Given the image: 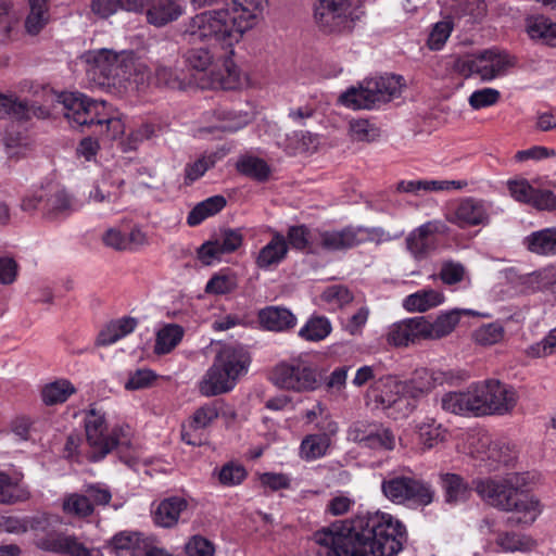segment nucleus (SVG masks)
I'll return each instance as SVG.
<instances>
[{
	"label": "nucleus",
	"instance_id": "obj_1",
	"mask_svg": "<svg viewBox=\"0 0 556 556\" xmlns=\"http://www.w3.org/2000/svg\"><path fill=\"white\" fill-rule=\"evenodd\" d=\"M405 540L402 522L379 511L358 515L314 533L320 556H394Z\"/></svg>",
	"mask_w": 556,
	"mask_h": 556
},
{
	"label": "nucleus",
	"instance_id": "obj_2",
	"mask_svg": "<svg viewBox=\"0 0 556 556\" xmlns=\"http://www.w3.org/2000/svg\"><path fill=\"white\" fill-rule=\"evenodd\" d=\"M480 498L488 505L503 511L521 515L518 523L531 525L542 513L540 501L525 492L527 477L511 472L502 478H480L472 482Z\"/></svg>",
	"mask_w": 556,
	"mask_h": 556
},
{
	"label": "nucleus",
	"instance_id": "obj_3",
	"mask_svg": "<svg viewBox=\"0 0 556 556\" xmlns=\"http://www.w3.org/2000/svg\"><path fill=\"white\" fill-rule=\"evenodd\" d=\"M61 112L73 127H97L100 135L116 139L125 131V124L108 111L104 101H96L81 93L62 92L58 96Z\"/></svg>",
	"mask_w": 556,
	"mask_h": 556
},
{
	"label": "nucleus",
	"instance_id": "obj_4",
	"mask_svg": "<svg viewBox=\"0 0 556 556\" xmlns=\"http://www.w3.org/2000/svg\"><path fill=\"white\" fill-rule=\"evenodd\" d=\"M245 21L228 4L225 9L205 11L190 18L184 35L190 41L215 40L230 50L248 30Z\"/></svg>",
	"mask_w": 556,
	"mask_h": 556
},
{
	"label": "nucleus",
	"instance_id": "obj_5",
	"mask_svg": "<svg viewBox=\"0 0 556 556\" xmlns=\"http://www.w3.org/2000/svg\"><path fill=\"white\" fill-rule=\"evenodd\" d=\"M250 363V354L243 346L223 345L200 383L201 393L214 396L231 391L240 377L248 372Z\"/></svg>",
	"mask_w": 556,
	"mask_h": 556
},
{
	"label": "nucleus",
	"instance_id": "obj_6",
	"mask_svg": "<svg viewBox=\"0 0 556 556\" xmlns=\"http://www.w3.org/2000/svg\"><path fill=\"white\" fill-rule=\"evenodd\" d=\"M230 49L224 56L223 65L216 68L215 59L206 48H192L185 54V62L190 70V80L202 89L231 90L240 86V71L231 59Z\"/></svg>",
	"mask_w": 556,
	"mask_h": 556
},
{
	"label": "nucleus",
	"instance_id": "obj_7",
	"mask_svg": "<svg viewBox=\"0 0 556 556\" xmlns=\"http://www.w3.org/2000/svg\"><path fill=\"white\" fill-rule=\"evenodd\" d=\"M85 431L91 462L101 460L115 447L130 444V428L121 426L109 433L105 413L93 406L86 413Z\"/></svg>",
	"mask_w": 556,
	"mask_h": 556
},
{
	"label": "nucleus",
	"instance_id": "obj_8",
	"mask_svg": "<svg viewBox=\"0 0 556 556\" xmlns=\"http://www.w3.org/2000/svg\"><path fill=\"white\" fill-rule=\"evenodd\" d=\"M402 80L403 77L396 75L370 78L359 87L349 88L340 96L339 101L349 109L371 110L396 98L403 87Z\"/></svg>",
	"mask_w": 556,
	"mask_h": 556
},
{
	"label": "nucleus",
	"instance_id": "obj_9",
	"mask_svg": "<svg viewBox=\"0 0 556 556\" xmlns=\"http://www.w3.org/2000/svg\"><path fill=\"white\" fill-rule=\"evenodd\" d=\"M382 494L393 504L425 507L435 497L433 485L412 475L391 472L381 482Z\"/></svg>",
	"mask_w": 556,
	"mask_h": 556
},
{
	"label": "nucleus",
	"instance_id": "obj_10",
	"mask_svg": "<svg viewBox=\"0 0 556 556\" xmlns=\"http://www.w3.org/2000/svg\"><path fill=\"white\" fill-rule=\"evenodd\" d=\"M514 65L515 59L505 51L486 49L459 58L455 62V70L466 78L478 76L482 81H491L506 75Z\"/></svg>",
	"mask_w": 556,
	"mask_h": 556
},
{
	"label": "nucleus",
	"instance_id": "obj_11",
	"mask_svg": "<svg viewBox=\"0 0 556 556\" xmlns=\"http://www.w3.org/2000/svg\"><path fill=\"white\" fill-rule=\"evenodd\" d=\"M357 0H317L314 20L325 33H345L354 28L359 18Z\"/></svg>",
	"mask_w": 556,
	"mask_h": 556
},
{
	"label": "nucleus",
	"instance_id": "obj_12",
	"mask_svg": "<svg viewBox=\"0 0 556 556\" xmlns=\"http://www.w3.org/2000/svg\"><path fill=\"white\" fill-rule=\"evenodd\" d=\"M271 380L280 389L299 393L314 391L319 386L316 368L302 358L276 365Z\"/></svg>",
	"mask_w": 556,
	"mask_h": 556
},
{
	"label": "nucleus",
	"instance_id": "obj_13",
	"mask_svg": "<svg viewBox=\"0 0 556 556\" xmlns=\"http://www.w3.org/2000/svg\"><path fill=\"white\" fill-rule=\"evenodd\" d=\"M21 207L25 212L40 211L49 219L65 217L76 210L70 194L55 186L40 188L25 197Z\"/></svg>",
	"mask_w": 556,
	"mask_h": 556
},
{
	"label": "nucleus",
	"instance_id": "obj_14",
	"mask_svg": "<svg viewBox=\"0 0 556 556\" xmlns=\"http://www.w3.org/2000/svg\"><path fill=\"white\" fill-rule=\"evenodd\" d=\"M468 452L489 471L497 470L500 465H509L515 459L507 443L493 441L485 432H476L468 437Z\"/></svg>",
	"mask_w": 556,
	"mask_h": 556
},
{
	"label": "nucleus",
	"instance_id": "obj_15",
	"mask_svg": "<svg viewBox=\"0 0 556 556\" xmlns=\"http://www.w3.org/2000/svg\"><path fill=\"white\" fill-rule=\"evenodd\" d=\"M320 244L329 251L352 249L369 240H390L391 237L382 228H365L348 226L340 230L320 232Z\"/></svg>",
	"mask_w": 556,
	"mask_h": 556
},
{
	"label": "nucleus",
	"instance_id": "obj_16",
	"mask_svg": "<svg viewBox=\"0 0 556 556\" xmlns=\"http://www.w3.org/2000/svg\"><path fill=\"white\" fill-rule=\"evenodd\" d=\"M406 386L393 377L376 380L370 392L383 409H393L399 416L405 417L415 409V403L406 393Z\"/></svg>",
	"mask_w": 556,
	"mask_h": 556
},
{
	"label": "nucleus",
	"instance_id": "obj_17",
	"mask_svg": "<svg viewBox=\"0 0 556 556\" xmlns=\"http://www.w3.org/2000/svg\"><path fill=\"white\" fill-rule=\"evenodd\" d=\"M492 213V202L476 197H464L446 215V220L460 229L484 227L491 223Z\"/></svg>",
	"mask_w": 556,
	"mask_h": 556
},
{
	"label": "nucleus",
	"instance_id": "obj_18",
	"mask_svg": "<svg viewBox=\"0 0 556 556\" xmlns=\"http://www.w3.org/2000/svg\"><path fill=\"white\" fill-rule=\"evenodd\" d=\"M484 381L472 383L464 392H451L441 400L446 412L464 415L485 416Z\"/></svg>",
	"mask_w": 556,
	"mask_h": 556
},
{
	"label": "nucleus",
	"instance_id": "obj_19",
	"mask_svg": "<svg viewBox=\"0 0 556 556\" xmlns=\"http://www.w3.org/2000/svg\"><path fill=\"white\" fill-rule=\"evenodd\" d=\"M447 232L448 227L443 220H429L408 233L406 249L415 260H425L437 247L435 236Z\"/></svg>",
	"mask_w": 556,
	"mask_h": 556
},
{
	"label": "nucleus",
	"instance_id": "obj_20",
	"mask_svg": "<svg viewBox=\"0 0 556 556\" xmlns=\"http://www.w3.org/2000/svg\"><path fill=\"white\" fill-rule=\"evenodd\" d=\"M348 437L351 441L371 450L391 451L395 447V435L379 424L358 421L350 427Z\"/></svg>",
	"mask_w": 556,
	"mask_h": 556
},
{
	"label": "nucleus",
	"instance_id": "obj_21",
	"mask_svg": "<svg viewBox=\"0 0 556 556\" xmlns=\"http://www.w3.org/2000/svg\"><path fill=\"white\" fill-rule=\"evenodd\" d=\"M485 416L510 413L518 402V394L513 387L496 379L484 380Z\"/></svg>",
	"mask_w": 556,
	"mask_h": 556
},
{
	"label": "nucleus",
	"instance_id": "obj_22",
	"mask_svg": "<svg viewBox=\"0 0 556 556\" xmlns=\"http://www.w3.org/2000/svg\"><path fill=\"white\" fill-rule=\"evenodd\" d=\"M36 544L42 551L64 556H91L93 552L75 534L58 531H51L39 538Z\"/></svg>",
	"mask_w": 556,
	"mask_h": 556
},
{
	"label": "nucleus",
	"instance_id": "obj_23",
	"mask_svg": "<svg viewBox=\"0 0 556 556\" xmlns=\"http://www.w3.org/2000/svg\"><path fill=\"white\" fill-rule=\"evenodd\" d=\"M508 190L518 202L541 211L556 210V194L551 190L535 189L526 179L508 181Z\"/></svg>",
	"mask_w": 556,
	"mask_h": 556
},
{
	"label": "nucleus",
	"instance_id": "obj_24",
	"mask_svg": "<svg viewBox=\"0 0 556 556\" xmlns=\"http://www.w3.org/2000/svg\"><path fill=\"white\" fill-rule=\"evenodd\" d=\"M424 316L406 318L392 324L387 333V341L394 346H407L424 339Z\"/></svg>",
	"mask_w": 556,
	"mask_h": 556
},
{
	"label": "nucleus",
	"instance_id": "obj_25",
	"mask_svg": "<svg viewBox=\"0 0 556 556\" xmlns=\"http://www.w3.org/2000/svg\"><path fill=\"white\" fill-rule=\"evenodd\" d=\"M471 314L470 309H451L441 313L435 319L430 320L424 316V339L440 340L450 336L457 327L462 315Z\"/></svg>",
	"mask_w": 556,
	"mask_h": 556
},
{
	"label": "nucleus",
	"instance_id": "obj_26",
	"mask_svg": "<svg viewBox=\"0 0 556 556\" xmlns=\"http://www.w3.org/2000/svg\"><path fill=\"white\" fill-rule=\"evenodd\" d=\"M102 243L115 251H130L147 243L146 233L137 227L129 232L123 231L119 227L108 228L101 236Z\"/></svg>",
	"mask_w": 556,
	"mask_h": 556
},
{
	"label": "nucleus",
	"instance_id": "obj_27",
	"mask_svg": "<svg viewBox=\"0 0 556 556\" xmlns=\"http://www.w3.org/2000/svg\"><path fill=\"white\" fill-rule=\"evenodd\" d=\"M125 181L116 174L106 173L93 186L88 195V201L98 204H115L123 195Z\"/></svg>",
	"mask_w": 556,
	"mask_h": 556
},
{
	"label": "nucleus",
	"instance_id": "obj_28",
	"mask_svg": "<svg viewBox=\"0 0 556 556\" xmlns=\"http://www.w3.org/2000/svg\"><path fill=\"white\" fill-rule=\"evenodd\" d=\"M439 484L445 503L450 505L464 504L471 497L472 486L460 475L442 472L439 476Z\"/></svg>",
	"mask_w": 556,
	"mask_h": 556
},
{
	"label": "nucleus",
	"instance_id": "obj_29",
	"mask_svg": "<svg viewBox=\"0 0 556 556\" xmlns=\"http://www.w3.org/2000/svg\"><path fill=\"white\" fill-rule=\"evenodd\" d=\"M184 13V8L175 0H148L146 15L150 24L162 27L176 21Z\"/></svg>",
	"mask_w": 556,
	"mask_h": 556
},
{
	"label": "nucleus",
	"instance_id": "obj_30",
	"mask_svg": "<svg viewBox=\"0 0 556 556\" xmlns=\"http://www.w3.org/2000/svg\"><path fill=\"white\" fill-rule=\"evenodd\" d=\"M86 61L90 64L94 74H99L103 78L110 79L119 76L121 56L109 49H100L90 51L86 54Z\"/></svg>",
	"mask_w": 556,
	"mask_h": 556
},
{
	"label": "nucleus",
	"instance_id": "obj_31",
	"mask_svg": "<svg viewBox=\"0 0 556 556\" xmlns=\"http://www.w3.org/2000/svg\"><path fill=\"white\" fill-rule=\"evenodd\" d=\"M467 185L466 180H401L397 182L396 190L399 192L419 195L422 192H439L451 189L460 190L467 187Z\"/></svg>",
	"mask_w": 556,
	"mask_h": 556
},
{
	"label": "nucleus",
	"instance_id": "obj_32",
	"mask_svg": "<svg viewBox=\"0 0 556 556\" xmlns=\"http://www.w3.org/2000/svg\"><path fill=\"white\" fill-rule=\"evenodd\" d=\"M188 508V502L179 496L167 497L159 503L153 510L155 525L162 528L175 527Z\"/></svg>",
	"mask_w": 556,
	"mask_h": 556
},
{
	"label": "nucleus",
	"instance_id": "obj_33",
	"mask_svg": "<svg viewBox=\"0 0 556 556\" xmlns=\"http://www.w3.org/2000/svg\"><path fill=\"white\" fill-rule=\"evenodd\" d=\"M258 320L263 328L276 332L287 331L296 325V317L292 312L281 306H267L261 309Z\"/></svg>",
	"mask_w": 556,
	"mask_h": 556
},
{
	"label": "nucleus",
	"instance_id": "obj_34",
	"mask_svg": "<svg viewBox=\"0 0 556 556\" xmlns=\"http://www.w3.org/2000/svg\"><path fill=\"white\" fill-rule=\"evenodd\" d=\"M287 253L286 238L281 233L275 232L270 241L260 250L256 265L261 269H273L286 258Z\"/></svg>",
	"mask_w": 556,
	"mask_h": 556
},
{
	"label": "nucleus",
	"instance_id": "obj_35",
	"mask_svg": "<svg viewBox=\"0 0 556 556\" xmlns=\"http://www.w3.org/2000/svg\"><path fill=\"white\" fill-rule=\"evenodd\" d=\"M518 287L523 293H535L545 290H556V269L545 267L540 270L520 276Z\"/></svg>",
	"mask_w": 556,
	"mask_h": 556
},
{
	"label": "nucleus",
	"instance_id": "obj_36",
	"mask_svg": "<svg viewBox=\"0 0 556 556\" xmlns=\"http://www.w3.org/2000/svg\"><path fill=\"white\" fill-rule=\"evenodd\" d=\"M527 250L540 256H556V227H547L529 233L523 239Z\"/></svg>",
	"mask_w": 556,
	"mask_h": 556
},
{
	"label": "nucleus",
	"instance_id": "obj_37",
	"mask_svg": "<svg viewBox=\"0 0 556 556\" xmlns=\"http://www.w3.org/2000/svg\"><path fill=\"white\" fill-rule=\"evenodd\" d=\"M526 31L533 40L556 47V22L544 15H532L526 20Z\"/></svg>",
	"mask_w": 556,
	"mask_h": 556
},
{
	"label": "nucleus",
	"instance_id": "obj_38",
	"mask_svg": "<svg viewBox=\"0 0 556 556\" xmlns=\"http://www.w3.org/2000/svg\"><path fill=\"white\" fill-rule=\"evenodd\" d=\"M30 497V491L26 484L21 483L20 478H12L0 471V503L13 505L26 502Z\"/></svg>",
	"mask_w": 556,
	"mask_h": 556
},
{
	"label": "nucleus",
	"instance_id": "obj_39",
	"mask_svg": "<svg viewBox=\"0 0 556 556\" xmlns=\"http://www.w3.org/2000/svg\"><path fill=\"white\" fill-rule=\"evenodd\" d=\"M444 302V295L441 291L426 288L407 295L403 300V307L408 312H426L439 306Z\"/></svg>",
	"mask_w": 556,
	"mask_h": 556
},
{
	"label": "nucleus",
	"instance_id": "obj_40",
	"mask_svg": "<svg viewBox=\"0 0 556 556\" xmlns=\"http://www.w3.org/2000/svg\"><path fill=\"white\" fill-rule=\"evenodd\" d=\"M36 110L28 101L14 93H0V118L28 119Z\"/></svg>",
	"mask_w": 556,
	"mask_h": 556
},
{
	"label": "nucleus",
	"instance_id": "obj_41",
	"mask_svg": "<svg viewBox=\"0 0 556 556\" xmlns=\"http://www.w3.org/2000/svg\"><path fill=\"white\" fill-rule=\"evenodd\" d=\"M157 84L170 89H185L191 80L175 63H159L154 72Z\"/></svg>",
	"mask_w": 556,
	"mask_h": 556
},
{
	"label": "nucleus",
	"instance_id": "obj_42",
	"mask_svg": "<svg viewBox=\"0 0 556 556\" xmlns=\"http://www.w3.org/2000/svg\"><path fill=\"white\" fill-rule=\"evenodd\" d=\"M137 319L123 317L111 321L98 336L99 345H111L131 333L137 327Z\"/></svg>",
	"mask_w": 556,
	"mask_h": 556
},
{
	"label": "nucleus",
	"instance_id": "obj_43",
	"mask_svg": "<svg viewBox=\"0 0 556 556\" xmlns=\"http://www.w3.org/2000/svg\"><path fill=\"white\" fill-rule=\"evenodd\" d=\"M227 204L225 197L213 195L199 202L188 214L187 224L191 227L200 225L206 218L219 213Z\"/></svg>",
	"mask_w": 556,
	"mask_h": 556
},
{
	"label": "nucleus",
	"instance_id": "obj_44",
	"mask_svg": "<svg viewBox=\"0 0 556 556\" xmlns=\"http://www.w3.org/2000/svg\"><path fill=\"white\" fill-rule=\"evenodd\" d=\"M415 431L419 443L425 450L433 448L446 439V430L431 418L416 422Z\"/></svg>",
	"mask_w": 556,
	"mask_h": 556
},
{
	"label": "nucleus",
	"instance_id": "obj_45",
	"mask_svg": "<svg viewBox=\"0 0 556 556\" xmlns=\"http://www.w3.org/2000/svg\"><path fill=\"white\" fill-rule=\"evenodd\" d=\"M29 14L25 21V29L31 36L38 35L49 23V3L48 0H28Z\"/></svg>",
	"mask_w": 556,
	"mask_h": 556
},
{
	"label": "nucleus",
	"instance_id": "obj_46",
	"mask_svg": "<svg viewBox=\"0 0 556 556\" xmlns=\"http://www.w3.org/2000/svg\"><path fill=\"white\" fill-rule=\"evenodd\" d=\"M330 446V438L327 433L306 435L300 445V457L304 460H315L326 455Z\"/></svg>",
	"mask_w": 556,
	"mask_h": 556
},
{
	"label": "nucleus",
	"instance_id": "obj_47",
	"mask_svg": "<svg viewBox=\"0 0 556 556\" xmlns=\"http://www.w3.org/2000/svg\"><path fill=\"white\" fill-rule=\"evenodd\" d=\"M62 509L71 517L86 518L93 514V504L85 492L70 493L63 497Z\"/></svg>",
	"mask_w": 556,
	"mask_h": 556
},
{
	"label": "nucleus",
	"instance_id": "obj_48",
	"mask_svg": "<svg viewBox=\"0 0 556 556\" xmlns=\"http://www.w3.org/2000/svg\"><path fill=\"white\" fill-rule=\"evenodd\" d=\"M184 328L176 324H167L156 333L154 352L156 354L169 353L182 339Z\"/></svg>",
	"mask_w": 556,
	"mask_h": 556
},
{
	"label": "nucleus",
	"instance_id": "obj_49",
	"mask_svg": "<svg viewBox=\"0 0 556 556\" xmlns=\"http://www.w3.org/2000/svg\"><path fill=\"white\" fill-rule=\"evenodd\" d=\"M267 0H233L229 5L240 18L247 20V29L253 28Z\"/></svg>",
	"mask_w": 556,
	"mask_h": 556
},
{
	"label": "nucleus",
	"instance_id": "obj_50",
	"mask_svg": "<svg viewBox=\"0 0 556 556\" xmlns=\"http://www.w3.org/2000/svg\"><path fill=\"white\" fill-rule=\"evenodd\" d=\"M76 392L75 387L66 379H60L47 384L41 392L42 401L47 405L64 403Z\"/></svg>",
	"mask_w": 556,
	"mask_h": 556
},
{
	"label": "nucleus",
	"instance_id": "obj_51",
	"mask_svg": "<svg viewBox=\"0 0 556 556\" xmlns=\"http://www.w3.org/2000/svg\"><path fill=\"white\" fill-rule=\"evenodd\" d=\"M237 169L258 181L267 180L270 175L269 165L263 159L252 155L242 156L237 163Z\"/></svg>",
	"mask_w": 556,
	"mask_h": 556
},
{
	"label": "nucleus",
	"instance_id": "obj_52",
	"mask_svg": "<svg viewBox=\"0 0 556 556\" xmlns=\"http://www.w3.org/2000/svg\"><path fill=\"white\" fill-rule=\"evenodd\" d=\"M496 544L505 552H530L536 546L531 536L514 532L500 533Z\"/></svg>",
	"mask_w": 556,
	"mask_h": 556
},
{
	"label": "nucleus",
	"instance_id": "obj_53",
	"mask_svg": "<svg viewBox=\"0 0 556 556\" xmlns=\"http://www.w3.org/2000/svg\"><path fill=\"white\" fill-rule=\"evenodd\" d=\"M215 165L214 154H203L195 160L189 161L184 168V184L191 186L205 175Z\"/></svg>",
	"mask_w": 556,
	"mask_h": 556
},
{
	"label": "nucleus",
	"instance_id": "obj_54",
	"mask_svg": "<svg viewBox=\"0 0 556 556\" xmlns=\"http://www.w3.org/2000/svg\"><path fill=\"white\" fill-rule=\"evenodd\" d=\"M505 336V329L498 321L484 324L472 332V340L481 346H491L500 343Z\"/></svg>",
	"mask_w": 556,
	"mask_h": 556
},
{
	"label": "nucleus",
	"instance_id": "obj_55",
	"mask_svg": "<svg viewBox=\"0 0 556 556\" xmlns=\"http://www.w3.org/2000/svg\"><path fill=\"white\" fill-rule=\"evenodd\" d=\"M453 29L454 22L450 16H446L442 21L433 24L427 40L429 49L432 51L441 50L450 38Z\"/></svg>",
	"mask_w": 556,
	"mask_h": 556
},
{
	"label": "nucleus",
	"instance_id": "obj_56",
	"mask_svg": "<svg viewBox=\"0 0 556 556\" xmlns=\"http://www.w3.org/2000/svg\"><path fill=\"white\" fill-rule=\"evenodd\" d=\"M331 331V324L325 317L311 318L299 331V336L306 341L324 340Z\"/></svg>",
	"mask_w": 556,
	"mask_h": 556
},
{
	"label": "nucleus",
	"instance_id": "obj_57",
	"mask_svg": "<svg viewBox=\"0 0 556 556\" xmlns=\"http://www.w3.org/2000/svg\"><path fill=\"white\" fill-rule=\"evenodd\" d=\"M42 520L40 518H20L15 516L0 517V528L13 534H22L30 530H38L41 528Z\"/></svg>",
	"mask_w": 556,
	"mask_h": 556
},
{
	"label": "nucleus",
	"instance_id": "obj_58",
	"mask_svg": "<svg viewBox=\"0 0 556 556\" xmlns=\"http://www.w3.org/2000/svg\"><path fill=\"white\" fill-rule=\"evenodd\" d=\"M556 354V327L551 329L540 341L529 345L525 355L530 358H545Z\"/></svg>",
	"mask_w": 556,
	"mask_h": 556
},
{
	"label": "nucleus",
	"instance_id": "obj_59",
	"mask_svg": "<svg viewBox=\"0 0 556 556\" xmlns=\"http://www.w3.org/2000/svg\"><path fill=\"white\" fill-rule=\"evenodd\" d=\"M431 377L432 372L427 368H420L414 372L409 382L404 383L407 387L406 393L410 400L416 399L432 389Z\"/></svg>",
	"mask_w": 556,
	"mask_h": 556
},
{
	"label": "nucleus",
	"instance_id": "obj_60",
	"mask_svg": "<svg viewBox=\"0 0 556 556\" xmlns=\"http://www.w3.org/2000/svg\"><path fill=\"white\" fill-rule=\"evenodd\" d=\"M219 415L215 403L205 404L199 407L189 420L188 427L192 431L208 427Z\"/></svg>",
	"mask_w": 556,
	"mask_h": 556
},
{
	"label": "nucleus",
	"instance_id": "obj_61",
	"mask_svg": "<svg viewBox=\"0 0 556 556\" xmlns=\"http://www.w3.org/2000/svg\"><path fill=\"white\" fill-rule=\"evenodd\" d=\"M349 129L355 141H374L379 137L378 128L367 119L351 121Z\"/></svg>",
	"mask_w": 556,
	"mask_h": 556
},
{
	"label": "nucleus",
	"instance_id": "obj_62",
	"mask_svg": "<svg viewBox=\"0 0 556 556\" xmlns=\"http://www.w3.org/2000/svg\"><path fill=\"white\" fill-rule=\"evenodd\" d=\"M500 98L501 93L498 90L485 87L473 91L470 94L468 102L473 110H481L496 104Z\"/></svg>",
	"mask_w": 556,
	"mask_h": 556
},
{
	"label": "nucleus",
	"instance_id": "obj_63",
	"mask_svg": "<svg viewBox=\"0 0 556 556\" xmlns=\"http://www.w3.org/2000/svg\"><path fill=\"white\" fill-rule=\"evenodd\" d=\"M188 556H215V545L202 535H193L185 546Z\"/></svg>",
	"mask_w": 556,
	"mask_h": 556
},
{
	"label": "nucleus",
	"instance_id": "obj_64",
	"mask_svg": "<svg viewBox=\"0 0 556 556\" xmlns=\"http://www.w3.org/2000/svg\"><path fill=\"white\" fill-rule=\"evenodd\" d=\"M247 477L243 466L235 463H228L222 467L218 473L219 482L224 485H236L241 483Z\"/></svg>",
	"mask_w": 556,
	"mask_h": 556
}]
</instances>
